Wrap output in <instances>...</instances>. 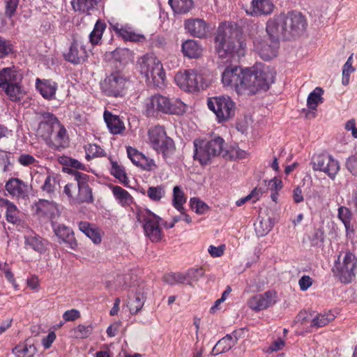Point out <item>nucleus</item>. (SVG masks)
<instances>
[{
    "instance_id": "nucleus-64",
    "label": "nucleus",
    "mask_w": 357,
    "mask_h": 357,
    "mask_svg": "<svg viewBox=\"0 0 357 357\" xmlns=\"http://www.w3.org/2000/svg\"><path fill=\"white\" fill-rule=\"evenodd\" d=\"M77 186L73 184H67L64 187V193L72 200L75 202Z\"/></svg>"
},
{
    "instance_id": "nucleus-58",
    "label": "nucleus",
    "mask_w": 357,
    "mask_h": 357,
    "mask_svg": "<svg viewBox=\"0 0 357 357\" xmlns=\"http://www.w3.org/2000/svg\"><path fill=\"white\" fill-rule=\"evenodd\" d=\"M127 153L130 160L136 166L139 164V162H140L139 160L143 155V153L138 151L136 149L132 148L130 146L127 148Z\"/></svg>"
},
{
    "instance_id": "nucleus-52",
    "label": "nucleus",
    "mask_w": 357,
    "mask_h": 357,
    "mask_svg": "<svg viewBox=\"0 0 357 357\" xmlns=\"http://www.w3.org/2000/svg\"><path fill=\"white\" fill-rule=\"evenodd\" d=\"M125 130L123 121L119 116L113 114V135H122Z\"/></svg>"
},
{
    "instance_id": "nucleus-44",
    "label": "nucleus",
    "mask_w": 357,
    "mask_h": 357,
    "mask_svg": "<svg viewBox=\"0 0 357 357\" xmlns=\"http://www.w3.org/2000/svg\"><path fill=\"white\" fill-rule=\"evenodd\" d=\"M25 244L27 247L36 251L42 252L45 250V245L39 237L36 236H27L25 237Z\"/></svg>"
},
{
    "instance_id": "nucleus-53",
    "label": "nucleus",
    "mask_w": 357,
    "mask_h": 357,
    "mask_svg": "<svg viewBox=\"0 0 357 357\" xmlns=\"http://www.w3.org/2000/svg\"><path fill=\"white\" fill-rule=\"evenodd\" d=\"M5 15L11 17L16 12V9L19 4V0H4Z\"/></svg>"
},
{
    "instance_id": "nucleus-51",
    "label": "nucleus",
    "mask_w": 357,
    "mask_h": 357,
    "mask_svg": "<svg viewBox=\"0 0 357 357\" xmlns=\"http://www.w3.org/2000/svg\"><path fill=\"white\" fill-rule=\"evenodd\" d=\"M190 202L192 209L198 214H203L208 210V206L198 198H191Z\"/></svg>"
},
{
    "instance_id": "nucleus-55",
    "label": "nucleus",
    "mask_w": 357,
    "mask_h": 357,
    "mask_svg": "<svg viewBox=\"0 0 357 357\" xmlns=\"http://www.w3.org/2000/svg\"><path fill=\"white\" fill-rule=\"evenodd\" d=\"M139 162H139L137 166L141 167L144 170L152 171L156 167L154 160L147 158L144 154Z\"/></svg>"
},
{
    "instance_id": "nucleus-8",
    "label": "nucleus",
    "mask_w": 357,
    "mask_h": 357,
    "mask_svg": "<svg viewBox=\"0 0 357 357\" xmlns=\"http://www.w3.org/2000/svg\"><path fill=\"white\" fill-rule=\"evenodd\" d=\"M148 137L151 146L163 157H167L174 152V142L167 135L165 127L155 126L151 128L148 131Z\"/></svg>"
},
{
    "instance_id": "nucleus-59",
    "label": "nucleus",
    "mask_w": 357,
    "mask_h": 357,
    "mask_svg": "<svg viewBox=\"0 0 357 357\" xmlns=\"http://www.w3.org/2000/svg\"><path fill=\"white\" fill-rule=\"evenodd\" d=\"M87 157H97L103 155V150L96 144H89L86 149Z\"/></svg>"
},
{
    "instance_id": "nucleus-39",
    "label": "nucleus",
    "mask_w": 357,
    "mask_h": 357,
    "mask_svg": "<svg viewBox=\"0 0 357 357\" xmlns=\"http://www.w3.org/2000/svg\"><path fill=\"white\" fill-rule=\"evenodd\" d=\"M105 29V24L100 20L97 21L93 30L89 35L90 43L92 45H98L99 43Z\"/></svg>"
},
{
    "instance_id": "nucleus-63",
    "label": "nucleus",
    "mask_w": 357,
    "mask_h": 357,
    "mask_svg": "<svg viewBox=\"0 0 357 357\" xmlns=\"http://www.w3.org/2000/svg\"><path fill=\"white\" fill-rule=\"evenodd\" d=\"M80 317V313L75 309L66 311L63 314V318L66 321H73Z\"/></svg>"
},
{
    "instance_id": "nucleus-28",
    "label": "nucleus",
    "mask_w": 357,
    "mask_h": 357,
    "mask_svg": "<svg viewBox=\"0 0 357 357\" xmlns=\"http://www.w3.org/2000/svg\"><path fill=\"white\" fill-rule=\"evenodd\" d=\"M56 236L61 240L60 243H66L69 248L74 249L77 246V242L73 231L64 225H59L54 229Z\"/></svg>"
},
{
    "instance_id": "nucleus-48",
    "label": "nucleus",
    "mask_w": 357,
    "mask_h": 357,
    "mask_svg": "<svg viewBox=\"0 0 357 357\" xmlns=\"http://www.w3.org/2000/svg\"><path fill=\"white\" fill-rule=\"evenodd\" d=\"M93 328L91 326L79 325L73 331V335L75 338H86L89 337L92 333Z\"/></svg>"
},
{
    "instance_id": "nucleus-35",
    "label": "nucleus",
    "mask_w": 357,
    "mask_h": 357,
    "mask_svg": "<svg viewBox=\"0 0 357 357\" xmlns=\"http://www.w3.org/2000/svg\"><path fill=\"white\" fill-rule=\"evenodd\" d=\"M187 198L183 191L179 186H175L173 189L172 204L181 214H184L183 205L186 202Z\"/></svg>"
},
{
    "instance_id": "nucleus-11",
    "label": "nucleus",
    "mask_w": 357,
    "mask_h": 357,
    "mask_svg": "<svg viewBox=\"0 0 357 357\" xmlns=\"http://www.w3.org/2000/svg\"><path fill=\"white\" fill-rule=\"evenodd\" d=\"M137 220L144 223V230L146 235L152 242H158L162 234L159 226L162 219L149 210L141 211L137 214Z\"/></svg>"
},
{
    "instance_id": "nucleus-33",
    "label": "nucleus",
    "mask_w": 357,
    "mask_h": 357,
    "mask_svg": "<svg viewBox=\"0 0 357 357\" xmlns=\"http://www.w3.org/2000/svg\"><path fill=\"white\" fill-rule=\"evenodd\" d=\"M169 3L175 13L185 14L193 6L192 0H169Z\"/></svg>"
},
{
    "instance_id": "nucleus-15",
    "label": "nucleus",
    "mask_w": 357,
    "mask_h": 357,
    "mask_svg": "<svg viewBox=\"0 0 357 357\" xmlns=\"http://www.w3.org/2000/svg\"><path fill=\"white\" fill-rule=\"evenodd\" d=\"M266 32L269 39L279 41L280 38L289 39L284 14H280L270 19L266 24Z\"/></svg>"
},
{
    "instance_id": "nucleus-27",
    "label": "nucleus",
    "mask_w": 357,
    "mask_h": 357,
    "mask_svg": "<svg viewBox=\"0 0 357 357\" xmlns=\"http://www.w3.org/2000/svg\"><path fill=\"white\" fill-rule=\"evenodd\" d=\"M113 30L124 40L131 42H144L145 40V36L143 34L135 32L132 28L128 26L119 28L118 24L113 25Z\"/></svg>"
},
{
    "instance_id": "nucleus-21",
    "label": "nucleus",
    "mask_w": 357,
    "mask_h": 357,
    "mask_svg": "<svg viewBox=\"0 0 357 357\" xmlns=\"http://www.w3.org/2000/svg\"><path fill=\"white\" fill-rule=\"evenodd\" d=\"M270 44L267 41H261L255 45L259 56L265 61H268L275 57L279 47V41L275 39H270Z\"/></svg>"
},
{
    "instance_id": "nucleus-49",
    "label": "nucleus",
    "mask_w": 357,
    "mask_h": 357,
    "mask_svg": "<svg viewBox=\"0 0 357 357\" xmlns=\"http://www.w3.org/2000/svg\"><path fill=\"white\" fill-rule=\"evenodd\" d=\"M204 275V271L202 268L189 269L185 276L187 277V283L191 284L193 282L198 281Z\"/></svg>"
},
{
    "instance_id": "nucleus-61",
    "label": "nucleus",
    "mask_w": 357,
    "mask_h": 357,
    "mask_svg": "<svg viewBox=\"0 0 357 357\" xmlns=\"http://www.w3.org/2000/svg\"><path fill=\"white\" fill-rule=\"evenodd\" d=\"M11 51V45L6 40L0 38V59L8 55Z\"/></svg>"
},
{
    "instance_id": "nucleus-29",
    "label": "nucleus",
    "mask_w": 357,
    "mask_h": 357,
    "mask_svg": "<svg viewBox=\"0 0 357 357\" xmlns=\"http://www.w3.org/2000/svg\"><path fill=\"white\" fill-rule=\"evenodd\" d=\"M182 52L184 56L190 59L198 58L202 53V46L195 40H187L182 44Z\"/></svg>"
},
{
    "instance_id": "nucleus-3",
    "label": "nucleus",
    "mask_w": 357,
    "mask_h": 357,
    "mask_svg": "<svg viewBox=\"0 0 357 357\" xmlns=\"http://www.w3.org/2000/svg\"><path fill=\"white\" fill-rule=\"evenodd\" d=\"M144 109L146 116L156 117L160 114H183L185 112V105L178 99L156 93L144 100Z\"/></svg>"
},
{
    "instance_id": "nucleus-26",
    "label": "nucleus",
    "mask_w": 357,
    "mask_h": 357,
    "mask_svg": "<svg viewBox=\"0 0 357 357\" xmlns=\"http://www.w3.org/2000/svg\"><path fill=\"white\" fill-rule=\"evenodd\" d=\"M36 86L44 98L51 100L55 98L56 91L57 90V84L56 82L50 80L37 79Z\"/></svg>"
},
{
    "instance_id": "nucleus-54",
    "label": "nucleus",
    "mask_w": 357,
    "mask_h": 357,
    "mask_svg": "<svg viewBox=\"0 0 357 357\" xmlns=\"http://www.w3.org/2000/svg\"><path fill=\"white\" fill-rule=\"evenodd\" d=\"M337 212V217L343 224H348V222H351L352 214L348 208L340 206L338 208Z\"/></svg>"
},
{
    "instance_id": "nucleus-34",
    "label": "nucleus",
    "mask_w": 357,
    "mask_h": 357,
    "mask_svg": "<svg viewBox=\"0 0 357 357\" xmlns=\"http://www.w3.org/2000/svg\"><path fill=\"white\" fill-rule=\"evenodd\" d=\"M113 196L122 206H128L132 202V197L129 192L118 185H113Z\"/></svg>"
},
{
    "instance_id": "nucleus-37",
    "label": "nucleus",
    "mask_w": 357,
    "mask_h": 357,
    "mask_svg": "<svg viewBox=\"0 0 357 357\" xmlns=\"http://www.w3.org/2000/svg\"><path fill=\"white\" fill-rule=\"evenodd\" d=\"M59 187V181L58 177L53 174H49L46 176L41 189L43 192L52 195L56 191Z\"/></svg>"
},
{
    "instance_id": "nucleus-24",
    "label": "nucleus",
    "mask_w": 357,
    "mask_h": 357,
    "mask_svg": "<svg viewBox=\"0 0 357 357\" xmlns=\"http://www.w3.org/2000/svg\"><path fill=\"white\" fill-rule=\"evenodd\" d=\"M185 29L192 36L204 38L207 33L206 22L201 19L188 20L185 22Z\"/></svg>"
},
{
    "instance_id": "nucleus-20",
    "label": "nucleus",
    "mask_w": 357,
    "mask_h": 357,
    "mask_svg": "<svg viewBox=\"0 0 357 357\" xmlns=\"http://www.w3.org/2000/svg\"><path fill=\"white\" fill-rule=\"evenodd\" d=\"M130 84L128 75L122 72L113 73V96H124L127 93Z\"/></svg>"
},
{
    "instance_id": "nucleus-62",
    "label": "nucleus",
    "mask_w": 357,
    "mask_h": 357,
    "mask_svg": "<svg viewBox=\"0 0 357 357\" xmlns=\"http://www.w3.org/2000/svg\"><path fill=\"white\" fill-rule=\"evenodd\" d=\"M298 284L301 291H306L312 286V279L308 275H303L298 280Z\"/></svg>"
},
{
    "instance_id": "nucleus-18",
    "label": "nucleus",
    "mask_w": 357,
    "mask_h": 357,
    "mask_svg": "<svg viewBox=\"0 0 357 357\" xmlns=\"http://www.w3.org/2000/svg\"><path fill=\"white\" fill-rule=\"evenodd\" d=\"M58 119L51 113H43L42 119L40 120L38 129L36 130L37 135L42 137L45 142L50 139L54 131V126Z\"/></svg>"
},
{
    "instance_id": "nucleus-50",
    "label": "nucleus",
    "mask_w": 357,
    "mask_h": 357,
    "mask_svg": "<svg viewBox=\"0 0 357 357\" xmlns=\"http://www.w3.org/2000/svg\"><path fill=\"white\" fill-rule=\"evenodd\" d=\"M59 162L66 167H70L76 169H84L85 167L79 161L76 159L67 156H61L59 158Z\"/></svg>"
},
{
    "instance_id": "nucleus-31",
    "label": "nucleus",
    "mask_w": 357,
    "mask_h": 357,
    "mask_svg": "<svg viewBox=\"0 0 357 357\" xmlns=\"http://www.w3.org/2000/svg\"><path fill=\"white\" fill-rule=\"evenodd\" d=\"M0 206L6 209V217L8 222L15 223L19 220V211L13 203L6 199H1Z\"/></svg>"
},
{
    "instance_id": "nucleus-2",
    "label": "nucleus",
    "mask_w": 357,
    "mask_h": 357,
    "mask_svg": "<svg viewBox=\"0 0 357 357\" xmlns=\"http://www.w3.org/2000/svg\"><path fill=\"white\" fill-rule=\"evenodd\" d=\"M215 47L218 56L222 58L242 57L245 54V43L236 26L227 23L221 24L215 37Z\"/></svg>"
},
{
    "instance_id": "nucleus-19",
    "label": "nucleus",
    "mask_w": 357,
    "mask_h": 357,
    "mask_svg": "<svg viewBox=\"0 0 357 357\" xmlns=\"http://www.w3.org/2000/svg\"><path fill=\"white\" fill-rule=\"evenodd\" d=\"M276 293L273 291H268L263 294H258L252 297L248 301L250 308L256 311L264 310L273 303Z\"/></svg>"
},
{
    "instance_id": "nucleus-45",
    "label": "nucleus",
    "mask_w": 357,
    "mask_h": 357,
    "mask_svg": "<svg viewBox=\"0 0 357 357\" xmlns=\"http://www.w3.org/2000/svg\"><path fill=\"white\" fill-rule=\"evenodd\" d=\"M335 316L333 314L329 312H326L324 314H317L312 321V326L317 327H323L327 325L330 321L333 320Z\"/></svg>"
},
{
    "instance_id": "nucleus-57",
    "label": "nucleus",
    "mask_w": 357,
    "mask_h": 357,
    "mask_svg": "<svg viewBox=\"0 0 357 357\" xmlns=\"http://www.w3.org/2000/svg\"><path fill=\"white\" fill-rule=\"evenodd\" d=\"M346 167L353 176H357V153L347 158Z\"/></svg>"
},
{
    "instance_id": "nucleus-4",
    "label": "nucleus",
    "mask_w": 357,
    "mask_h": 357,
    "mask_svg": "<svg viewBox=\"0 0 357 357\" xmlns=\"http://www.w3.org/2000/svg\"><path fill=\"white\" fill-rule=\"evenodd\" d=\"M139 72L146 82L158 88L165 85L166 75L160 61L153 54H146L138 59Z\"/></svg>"
},
{
    "instance_id": "nucleus-36",
    "label": "nucleus",
    "mask_w": 357,
    "mask_h": 357,
    "mask_svg": "<svg viewBox=\"0 0 357 357\" xmlns=\"http://www.w3.org/2000/svg\"><path fill=\"white\" fill-rule=\"evenodd\" d=\"M36 351V348L33 344L27 343L19 344L13 349V354L15 357H33Z\"/></svg>"
},
{
    "instance_id": "nucleus-9",
    "label": "nucleus",
    "mask_w": 357,
    "mask_h": 357,
    "mask_svg": "<svg viewBox=\"0 0 357 357\" xmlns=\"http://www.w3.org/2000/svg\"><path fill=\"white\" fill-rule=\"evenodd\" d=\"M356 269L357 257L350 251H347L342 259L340 257H338L333 271L342 282L347 284L354 279Z\"/></svg>"
},
{
    "instance_id": "nucleus-7",
    "label": "nucleus",
    "mask_w": 357,
    "mask_h": 357,
    "mask_svg": "<svg viewBox=\"0 0 357 357\" xmlns=\"http://www.w3.org/2000/svg\"><path fill=\"white\" fill-rule=\"evenodd\" d=\"M208 109L215 115L218 123L227 122L235 116L236 103L228 96H218L208 98L207 100Z\"/></svg>"
},
{
    "instance_id": "nucleus-47",
    "label": "nucleus",
    "mask_w": 357,
    "mask_h": 357,
    "mask_svg": "<svg viewBox=\"0 0 357 357\" xmlns=\"http://www.w3.org/2000/svg\"><path fill=\"white\" fill-rule=\"evenodd\" d=\"M255 231L258 236H264L272 229L271 222L269 219L261 220L255 225Z\"/></svg>"
},
{
    "instance_id": "nucleus-22",
    "label": "nucleus",
    "mask_w": 357,
    "mask_h": 357,
    "mask_svg": "<svg viewBox=\"0 0 357 357\" xmlns=\"http://www.w3.org/2000/svg\"><path fill=\"white\" fill-rule=\"evenodd\" d=\"M36 213L40 216H45L54 220L59 215L58 205L46 199H40L36 204Z\"/></svg>"
},
{
    "instance_id": "nucleus-5",
    "label": "nucleus",
    "mask_w": 357,
    "mask_h": 357,
    "mask_svg": "<svg viewBox=\"0 0 357 357\" xmlns=\"http://www.w3.org/2000/svg\"><path fill=\"white\" fill-rule=\"evenodd\" d=\"M194 158L202 165L207 164L212 158L220 155L225 149V140L216 136L209 141H194Z\"/></svg>"
},
{
    "instance_id": "nucleus-6",
    "label": "nucleus",
    "mask_w": 357,
    "mask_h": 357,
    "mask_svg": "<svg viewBox=\"0 0 357 357\" xmlns=\"http://www.w3.org/2000/svg\"><path fill=\"white\" fill-rule=\"evenodd\" d=\"M22 75L14 67L0 70V89L13 100L20 99L22 93Z\"/></svg>"
},
{
    "instance_id": "nucleus-10",
    "label": "nucleus",
    "mask_w": 357,
    "mask_h": 357,
    "mask_svg": "<svg viewBox=\"0 0 357 357\" xmlns=\"http://www.w3.org/2000/svg\"><path fill=\"white\" fill-rule=\"evenodd\" d=\"M174 79L181 89L190 92L203 90L207 86L202 75L194 69L178 72Z\"/></svg>"
},
{
    "instance_id": "nucleus-43",
    "label": "nucleus",
    "mask_w": 357,
    "mask_h": 357,
    "mask_svg": "<svg viewBox=\"0 0 357 357\" xmlns=\"http://www.w3.org/2000/svg\"><path fill=\"white\" fill-rule=\"evenodd\" d=\"M149 198L153 202H160L165 195V190L162 185L151 186L146 191Z\"/></svg>"
},
{
    "instance_id": "nucleus-38",
    "label": "nucleus",
    "mask_w": 357,
    "mask_h": 357,
    "mask_svg": "<svg viewBox=\"0 0 357 357\" xmlns=\"http://www.w3.org/2000/svg\"><path fill=\"white\" fill-rule=\"evenodd\" d=\"M323 93L324 90L321 87H317L308 95L307 105L309 109L315 110L318 105L323 102Z\"/></svg>"
},
{
    "instance_id": "nucleus-12",
    "label": "nucleus",
    "mask_w": 357,
    "mask_h": 357,
    "mask_svg": "<svg viewBox=\"0 0 357 357\" xmlns=\"http://www.w3.org/2000/svg\"><path fill=\"white\" fill-rule=\"evenodd\" d=\"M312 169L326 174L331 179H334L340 170L337 160L327 154H318L312 158Z\"/></svg>"
},
{
    "instance_id": "nucleus-56",
    "label": "nucleus",
    "mask_w": 357,
    "mask_h": 357,
    "mask_svg": "<svg viewBox=\"0 0 357 357\" xmlns=\"http://www.w3.org/2000/svg\"><path fill=\"white\" fill-rule=\"evenodd\" d=\"M63 170L68 173H70L74 175L75 179L77 182V187L81 186V185H88L86 183V181L88 179V176L86 174L77 172V171L70 170V169H68V167L63 168Z\"/></svg>"
},
{
    "instance_id": "nucleus-13",
    "label": "nucleus",
    "mask_w": 357,
    "mask_h": 357,
    "mask_svg": "<svg viewBox=\"0 0 357 357\" xmlns=\"http://www.w3.org/2000/svg\"><path fill=\"white\" fill-rule=\"evenodd\" d=\"M146 285L144 282L130 286L128 293V306L132 314H137L143 307L145 301Z\"/></svg>"
},
{
    "instance_id": "nucleus-23",
    "label": "nucleus",
    "mask_w": 357,
    "mask_h": 357,
    "mask_svg": "<svg viewBox=\"0 0 357 357\" xmlns=\"http://www.w3.org/2000/svg\"><path fill=\"white\" fill-rule=\"evenodd\" d=\"M274 5L271 0H253L246 13L252 16L267 15L271 14Z\"/></svg>"
},
{
    "instance_id": "nucleus-25",
    "label": "nucleus",
    "mask_w": 357,
    "mask_h": 357,
    "mask_svg": "<svg viewBox=\"0 0 357 357\" xmlns=\"http://www.w3.org/2000/svg\"><path fill=\"white\" fill-rule=\"evenodd\" d=\"M6 189L8 192L18 198H24L28 193V186L18 178H11L6 183Z\"/></svg>"
},
{
    "instance_id": "nucleus-17",
    "label": "nucleus",
    "mask_w": 357,
    "mask_h": 357,
    "mask_svg": "<svg viewBox=\"0 0 357 357\" xmlns=\"http://www.w3.org/2000/svg\"><path fill=\"white\" fill-rule=\"evenodd\" d=\"M88 57V52L82 41L74 39L68 51L64 54L66 61L74 63L79 64L84 62Z\"/></svg>"
},
{
    "instance_id": "nucleus-60",
    "label": "nucleus",
    "mask_w": 357,
    "mask_h": 357,
    "mask_svg": "<svg viewBox=\"0 0 357 357\" xmlns=\"http://www.w3.org/2000/svg\"><path fill=\"white\" fill-rule=\"evenodd\" d=\"M130 52L128 49H116L113 51V59L116 61H119L120 63L124 62L129 56Z\"/></svg>"
},
{
    "instance_id": "nucleus-41",
    "label": "nucleus",
    "mask_w": 357,
    "mask_h": 357,
    "mask_svg": "<svg viewBox=\"0 0 357 357\" xmlns=\"http://www.w3.org/2000/svg\"><path fill=\"white\" fill-rule=\"evenodd\" d=\"M113 176L119 180V182L125 186L129 185V179L124 167L113 162Z\"/></svg>"
},
{
    "instance_id": "nucleus-46",
    "label": "nucleus",
    "mask_w": 357,
    "mask_h": 357,
    "mask_svg": "<svg viewBox=\"0 0 357 357\" xmlns=\"http://www.w3.org/2000/svg\"><path fill=\"white\" fill-rule=\"evenodd\" d=\"M353 63V54L348 59L342 68V83L343 85L347 86L349 83L350 73L355 71V68L352 66Z\"/></svg>"
},
{
    "instance_id": "nucleus-16",
    "label": "nucleus",
    "mask_w": 357,
    "mask_h": 357,
    "mask_svg": "<svg viewBox=\"0 0 357 357\" xmlns=\"http://www.w3.org/2000/svg\"><path fill=\"white\" fill-rule=\"evenodd\" d=\"M69 137L66 129L58 120L54 126V131L46 144L51 148L60 150L68 146Z\"/></svg>"
},
{
    "instance_id": "nucleus-1",
    "label": "nucleus",
    "mask_w": 357,
    "mask_h": 357,
    "mask_svg": "<svg viewBox=\"0 0 357 357\" xmlns=\"http://www.w3.org/2000/svg\"><path fill=\"white\" fill-rule=\"evenodd\" d=\"M275 73L266 68L252 72L238 66L227 67L222 75L224 85L233 87L238 93H248L250 95L266 91L273 83Z\"/></svg>"
},
{
    "instance_id": "nucleus-30",
    "label": "nucleus",
    "mask_w": 357,
    "mask_h": 357,
    "mask_svg": "<svg viewBox=\"0 0 357 357\" xmlns=\"http://www.w3.org/2000/svg\"><path fill=\"white\" fill-rule=\"evenodd\" d=\"M236 343L230 335L227 334L225 337L218 341L211 351V355L216 356L229 351Z\"/></svg>"
},
{
    "instance_id": "nucleus-42",
    "label": "nucleus",
    "mask_w": 357,
    "mask_h": 357,
    "mask_svg": "<svg viewBox=\"0 0 357 357\" xmlns=\"http://www.w3.org/2000/svg\"><path fill=\"white\" fill-rule=\"evenodd\" d=\"M163 281L170 285L184 284L187 282V277L181 273H171L163 276Z\"/></svg>"
},
{
    "instance_id": "nucleus-40",
    "label": "nucleus",
    "mask_w": 357,
    "mask_h": 357,
    "mask_svg": "<svg viewBox=\"0 0 357 357\" xmlns=\"http://www.w3.org/2000/svg\"><path fill=\"white\" fill-rule=\"evenodd\" d=\"M77 191L75 202H91L93 201L92 192L88 185L78 186Z\"/></svg>"
},
{
    "instance_id": "nucleus-32",
    "label": "nucleus",
    "mask_w": 357,
    "mask_h": 357,
    "mask_svg": "<svg viewBox=\"0 0 357 357\" xmlns=\"http://www.w3.org/2000/svg\"><path fill=\"white\" fill-rule=\"evenodd\" d=\"M98 3V0H72L71 5L75 11L89 13Z\"/></svg>"
},
{
    "instance_id": "nucleus-14",
    "label": "nucleus",
    "mask_w": 357,
    "mask_h": 357,
    "mask_svg": "<svg viewBox=\"0 0 357 357\" xmlns=\"http://www.w3.org/2000/svg\"><path fill=\"white\" fill-rule=\"evenodd\" d=\"M289 38L302 34L306 29L307 22L305 17L299 12L291 11L284 14Z\"/></svg>"
}]
</instances>
